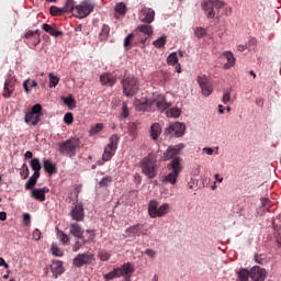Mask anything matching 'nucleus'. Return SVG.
<instances>
[{"label":"nucleus","instance_id":"obj_1","mask_svg":"<svg viewBox=\"0 0 281 281\" xmlns=\"http://www.w3.org/2000/svg\"><path fill=\"white\" fill-rule=\"evenodd\" d=\"M201 8L206 19H216L217 23L221 22V16H232V7L227 5L225 0H203Z\"/></svg>","mask_w":281,"mask_h":281},{"label":"nucleus","instance_id":"obj_2","mask_svg":"<svg viewBox=\"0 0 281 281\" xmlns=\"http://www.w3.org/2000/svg\"><path fill=\"white\" fill-rule=\"evenodd\" d=\"M60 155L65 157H76L78 149L80 148V139L72 137L58 144Z\"/></svg>","mask_w":281,"mask_h":281},{"label":"nucleus","instance_id":"obj_3","mask_svg":"<svg viewBox=\"0 0 281 281\" xmlns=\"http://www.w3.org/2000/svg\"><path fill=\"white\" fill-rule=\"evenodd\" d=\"M140 168L143 175H146L148 179H155L157 177L158 167H157V157L149 154L140 161Z\"/></svg>","mask_w":281,"mask_h":281},{"label":"nucleus","instance_id":"obj_4","mask_svg":"<svg viewBox=\"0 0 281 281\" xmlns=\"http://www.w3.org/2000/svg\"><path fill=\"white\" fill-rule=\"evenodd\" d=\"M120 144V136L117 134H113L109 138V144L105 146L102 160L98 161V166H104L105 161H111L117 151V145Z\"/></svg>","mask_w":281,"mask_h":281},{"label":"nucleus","instance_id":"obj_5","mask_svg":"<svg viewBox=\"0 0 281 281\" xmlns=\"http://www.w3.org/2000/svg\"><path fill=\"white\" fill-rule=\"evenodd\" d=\"M181 161V157H176L168 164L167 168L168 170H171V172L165 177L167 183H171V186L177 183V179H179V175H181V170H183Z\"/></svg>","mask_w":281,"mask_h":281},{"label":"nucleus","instance_id":"obj_6","mask_svg":"<svg viewBox=\"0 0 281 281\" xmlns=\"http://www.w3.org/2000/svg\"><path fill=\"white\" fill-rule=\"evenodd\" d=\"M123 95L133 98L139 92V80L135 77H126L122 80Z\"/></svg>","mask_w":281,"mask_h":281},{"label":"nucleus","instance_id":"obj_7","mask_svg":"<svg viewBox=\"0 0 281 281\" xmlns=\"http://www.w3.org/2000/svg\"><path fill=\"white\" fill-rule=\"evenodd\" d=\"M43 117V105L35 104L32 106L31 112L25 114L24 122L25 124H31V126H36Z\"/></svg>","mask_w":281,"mask_h":281},{"label":"nucleus","instance_id":"obj_8","mask_svg":"<svg viewBox=\"0 0 281 281\" xmlns=\"http://www.w3.org/2000/svg\"><path fill=\"white\" fill-rule=\"evenodd\" d=\"M157 201H150L148 206V214L150 218H161V216H166L170 211V204L165 203L158 207Z\"/></svg>","mask_w":281,"mask_h":281},{"label":"nucleus","instance_id":"obj_9","mask_svg":"<svg viewBox=\"0 0 281 281\" xmlns=\"http://www.w3.org/2000/svg\"><path fill=\"white\" fill-rule=\"evenodd\" d=\"M70 234L75 236V238H80L83 243V245H87V243H91L95 238V233L93 231L88 229L87 234H90L89 238L85 239V229H82V226L78 223L70 224Z\"/></svg>","mask_w":281,"mask_h":281},{"label":"nucleus","instance_id":"obj_10","mask_svg":"<svg viewBox=\"0 0 281 281\" xmlns=\"http://www.w3.org/2000/svg\"><path fill=\"white\" fill-rule=\"evenodd\" d=\"M95 4L91 1H83L75 7V15L77 19H87L91 12H93Z\"/></svg>","mask_w":281,"mask_h":281},{"label":"nucleus","instance_id":"obj_11","mask_svg":"<svg viewBox=\"0 0 281 281\" xmlns=\"http://www.w3.org/2000/svg\"><path fill=\"white\" fill-rule=\"evenodd\" d=\"M95 260V256L91 252H83V254H78L74 259H72V265L74 267H77L78 269L85 267V265H91Z\"/></svg>","mask_w":281,"mask_h":281},{"label":"nucleus","instance_id":"obj_12","mask_svg":"<svg viewBox=\"0 0 281 281\" xmlns=\"http://www.w3.org/2000/svg\"><path fill=\"white\" fill-rule=\"evenodd\" d=\"M151 106H156L157 111H160V113H164V111L172 106V103L166 100V95L157 94L151 98Z\"/></svg>","mask_w":281,"mask_h":281},{"label":"nucleus","instance_id":"obj_13","mask_svg":"<svg viewBox=\"0 0 281 281\" xmlns=\"http://www.w3.org/2000/svg\"><path fill=\"white\" fill-rule=\"evenodd\" d=\"M186 133V124L176 122L166 128L165 135H173L175 137H183Z\"/></svg>","mask_w":281,"mask_h":281},{"label":"nucleus","instance_id":"obj_14","mask_svg":"<svg viewBox=\"0 0 281 281\" xmlns=\"http://www.w3.org/2000/svg\"><path fill=\"white\" fill-rule=\"evenodd\" d=\"M72 205L74 206L70 210L72 221H77V223L85 221V206L82 205V202H77Z\"/></svg>","mask_w":281,"mask_h":281},{"label":"nucleus","instance_id":"obj_15","mask_svg":"<svg viewBox=\"0 0 281 281\" xmlns=\"http://www.w3.org/2000/svg\"><path fill=\"white\" fill-rule=\"evenodd\" d=\"M250 279L252 281H265L267 280V270L255 266L250 269Z\"/></svg>","mask_w":281,"mask_h":281},{"label":"nucleus","instance_id":"obj_16","mask_svg":"<svg viewBox=\"0 0 281 281\" xmlns=\"http://www.w3.org/2000/svg\"><path fill=\"white\" fill-rule=\"evenodd\" d=\"M134 106L136 111H150L153 109V99H135Z\"/></svg>","mask_w":281,"mask_h":281},{"label":"nucleus","instance_id":"obj_17","mask_svg":"<svg viewBox=\"0 0 281 281\" xmlns=\"http://www.w3.org/2000/svg\"><path fill=\"white\" fill-rule=\"evenodd\" d=\"M181 148H183V145L169 146L164 153V161H169V159L172 161V159H176L177 155L181 151Z\"/></svg>","mask_w":281,"mask_h":281},{"label":"nucleus","instance_id":"obj_18","mask_svg":"<svg viewBox=\"0 0 281 281\" xmlns=\"http://www.w3.org/2000/svg\"><path fill=\"white\" fill-rule=\"evenodd\" d=\"M116 271L119 273V278H131L133 273H135V268L132 266L131 262H127L123 263L121 268H116Z\"/></svg>","mask_w":281,"mask_h":281},{"label":"nucleus","instance_id":"obj_19","mask_svg":"<svg viewBox=\"0 0 281 281\" xmlns=\"http://www.w3.org/2000/svg\"><path fill=\"white\" fill-rule=\"evenodd\" d=\"M47 192H49V188L47 187L41 189L34 188L31 190V198L35 199V201H40V203H43V201L46 199L45 194H47Z\"/></svg>","mask_w":281,"mask_h":281},{"label":"nucleus","instance_id":"obj_20","mask_svg":"<svg viewBox=\"0 0 281 281\" xmlns=\"http://www.w3.org/2000/svg\"><path fill=\"white\" fill-rule=\"evenodd\" d=\"M140 21L143 23L150 24L153 23V21H155V10H153L151 8H143L140 10Z\"/></svg>","mask_w":281,"mask_h":281},{"label":"nucleus","instance_id":"obj_21","mask_svg":"<svg viewBox=\"0 0 281 281\" xmlns=\"http://www.w3.org/2000/svg\"><path fill=\"white\" fill-rule=\"evenodd\" d=\"M137 30L138 32H140V34L145 35V37L139 38V43L144 45V43L148 41V37L153 35V26H150L149 24H142V25H138Z\"/></svg>","mask_w":281,"mask_h":281},{"label":"nucleus","instance_id":"obj_22","mask_svg":"<svg viewBox=\"0 0 281 281\" xmlns=\"http://www.w3.org/2000/svg\"><path fill=\"white\" fill-rule=\"evenodd\" d=\"M198 85L200 86L203 95L207 97L212 94V86L207 83V78L198 77Z\"/></svg>","mask_w":281,"mask_h":281},{"label":"nucleus","instance_id":"obj_23","mask_svg":"<svg viewBox=\"0 0 281 281\" xmlns=\"http://www.w3.org/2000/svg\"><path fill=\"white\" fill-rule=\"evenodd\" d=\"M100 82L104 87H113L117 82V79L115 76L105 72L100 76Z\"/></svg>","mask_w":281,"mask_h":281},{"label":"nucleus","instance_id":"obj_24","mask_svg":"<svg viewBox=\"0 0 281 281\" xmlns=\"http://www.w3.org/2000/svg\"><path fill=\"white\" fill-rule=\"evenodd\" d=\"M50 271L54 278L63 276V273H65V268H63V261H53V263L50 265Z\"/></svg>","mask_w":281,"mask_h":281},{"label":"nucleus","instance_id":"obj_25","mask_svg":"<svg viewBox=\"0 0 281 281\" xmlns=\"http://www.w3.org/2000/svg\"><path fill=\"white\" fill-rule=\"evenodd\" d=\"M144 224H136L132 227H128L126 229V234H128V236H142L146 233H144Z\"/></svg>","mask_w":281,"mask_h":281},{"label":"nucleus","instance_id":"obj_26","mask_svg":"<svg viewBox=\"0 0 281 281\" xmlns=\"http://www.w3.org/2000/svg\"><path fill=\"white\" fill-rule=\"evenodd\" d=\"M12 93H14V81H12V79H7L2 95L3 98H11Z\"/></svg>","mask_w":281,"mask_h":281},{"label":"nucleus","instance_id":"obj_27","mask_svg":"<svg viewBox=\"0 0 281 281\" xmlns=\"http://www.w3.org/2000/svg\"><path fill=\"white\" fill-rule=\"evenodd\" d=\"M42 29L44 30V32H46L50 36H55L56 38H58V36H63V31H57L56 27H54L47 23H44L42 25Z\"/></svg>","mask_w":281,"mask_h":281},{"label":"nucleus","instance_id":"obj_28","mask_svg":"<svg viewBox=\"0 0 281 281\" xmlns=\"http://www.w3.org/2000/svg\"><path fill=\"white\" fill-rule=\"evenodd\" d=\"M76 2L74 0H67L65 5L61 8L64 14H74L76 13Z\"/></svg>","mask_w":281,"mask_h":281},{"label":"nucleus","instance_id":"obj_29","mask_svg":"<svg viewBox=\"0 0 281 281\" xmlns=\"http://www.w3.org/2000/svg\"><path fill=\"white\" fill-rule=\"evenodd\" d=\"M44 170L48 175H56V172H58V169L56 168V165L54 162H52V160H49V159L44 160Z\"/></svg>","mask_w":281,"mask_h":281},{"label":"nucleus","instance_id":"obj_30","mask_svg":"<svg viewBox=\"0 0 281 281\" xmlns=\"http://www.w3.org/2000/svg\"><path fill=\"white\" fill-rule=\"evenodd\" d=\"M224 56L227 59V63L224 65V69H232V67H234V65H236V58L234 57V53L225 52Z\"/></svg>","mask_w":281,"mask_h":281},{"label":"nucleus","instance_id":"obj_31","mask_svg":"<svg viewBox=\"0 0 281 281\" xmlns=\"http://www.w3.org/2000/svg\"><path fill=\"white\" fill-rule=\"evenodd\" d=\"M161 135V126L159 125V123H154L150 126V137L151 139L157 140L158 137Z\"/></svg>","mask_w":281,"mask_h":281},{"label":"nucleus","instance_id":"obj_32","mask_svg":"<svg viewBox=\"0 0 281 281\" xmlns=\"http://www.w3.org/2000/svg\"><path fill=\"white\" fill-rule=\"evenodd\" d=\"M40 177L41 176H37V173H33L24 184L25 190H34V186H36Z\"/></svg>","mask_w":281,"mask_h":281},{"label":"nucleus","instance_id":"obj_33","mask_svg":"<svg viewBox=\"0 0 281 281\" xmlns=\"http://www.w3.org/2000/svg\"><path fill=\"white\" fill-rule=\"evenodd\" d=\"M30 166L32 170L34 171L33 175H37L41 177V160L38 158H33L30 161Z\"/></svg>","mask_w":281,"mask_h":281},{"label":"nucleus","instance_id":"obj_34","mask_svg":"<svg viewBox=\"0 0 281 281\" xmlns=\"http://www.w3.org/2000/svg\"><path fill=\"white\" fill-rule=\"evenodd\" d=\"M34 87H38V82H36V80L26 79L23 81V89L25 93H30L31 89H34Z\"/></svg>","mask_w":281,"mask_h":281},{"label":"nucleus","instance_id":"obj_35","mask_svg":"<svg viewBox=\"0 0 281 281\" xmlns=\"http://www.w3.org/2000/svg\"><path fill=\"white\" fill-rule=\"evenodd\" d=\"M110 32H111V27L106 24H103L101 27V32L99 34L100 41H106L109 38Z\"/></svg>","mask_w":281,"mask_h":281},{"label":"nucleus","instance_id":"obj_36","mask_svg":"<svg viewBox=\"0 0 281 281\" xmlns=\"http://www.w3.org/2000/svg\"><path fill=\"white\" fill-rule=\"evenodd\" d=\"M237 276L239 281H249V278H251V272L250 270L241 269L238 271Z\"/></svg>","mask_w":281,"mask_h":281},{"label":"nucleus","instance_id":"obj_37","mask_svg":"<svg viewBox=\"0 0 281 281\" xmlns=\"http://www.w3.org/2000/svg\"><path fill=\"white\" fill-rule=\"evenodd\" d=\"M103 130H104V124L103 123H97V124L91 126V128L89 131V134L91 136L98 135V133H101V131H103Z\"/></svg>","mask_w":281,"mask_h":281},{"label":"nucleus","instance_id":"obj_38","mask_svg":"<svg viewBox=\"0 0 281 281\" xmlns=\"http://www.w3.org/2000/svg\"><path fill=\"white\" fill-rule=\"evenodd\" d=\"M167 117H179L181 115V110L179 108H171L166 112Z\"/></svg>","mask_w":281,"mask_h":281},{"label":"nucleus","instance_id":"obj_39","mask_svg":"<svg viewBox=\"0 0 281 281\" xmlns=\"http://www.w3.org/2000/svg\"><path fill=\"white\" fill-rule=\"evenodd\" d=\"M114 10L116 14H121L122 16H124V14H126V4L124 2H119L116 3Z\"/></svg>","mask_w":281,"mask_h":281},{"label":"nucleus","instance_id":"obj_40","mask_svg":"<svg viewBox=\"0 0 281 281\" xmlns=\"http://www.w3.org/2000/svg\"><path fill=\"white\" fill-rule=\"evenodd\" d=\"M112 182H113V178H111V176H108L100 180L99 187L100 188H109V186H111Z\"/></svg>","mask_w":281,"mask_h":281},{"label":"nucleus","instance_id":"obj_41","mask_svg":"<svg viewBox=\"0 0 281 281\" xmlns=\"http://www.w3.org/2000/svg\"><path fill=\"white\" fill-rule=\"evenodd\" d=\"M50 14H52V16H63V14H65V11L63 8L53 5V7H50Z\"/></svg>","mask_w":281,"mask_h":281},{"label":"nucleus","instance_id":"obj_42","mask_svg":"<svg viewBox=\"0 0 281 281\" xmlns=\"http://www.w3.org/2000/svg\"><path fill=\"white\" fill-rule=\"evenodd\" d=\"M48 78H49V87L50 88L58 87V83L60 82V78H58L54 74H49Z\"/></svg>","mask_w":281,"mask_h":281},{"label":"nucleus","instance_id":"obj_43","mask_svg":"<svg viewBox=\"0 0 281 281\" xmlns=\"http://www.w3.org/2000/svg\"><path fill=\"white\" fill-rule=\"evenodd\" d=\"M20 176L22 179H27V177H30V168L27 167L26 164L22 165L20 169Z\"/></svg>","mask_w":281,"mask_h":281},{"label":"nucleus","instance_id":"obj_44","mask_svg":"<svg viewBox=\"0 0 281 281\" xmlns=\"http://www.w3.org/2000/svg\"><path fill=\"white\" fill-rule=\"evenodd\" d=\"M167 63L168 65H177V63H179V57L177 56V53H171L167 57Z\"/></svg>","mask_w":281,"mask_h":281},{"label":"nucleus","instance_id":"obj_45","mask_svg":"<svg viewBox=\"0 0 281 281\" xmlns=\"http://www.w3.org/2000/svg\"><path fill=\"white\" fill-rule=\"evenodd\" d=\"M194 34L196 38H203V36H206L207 31L204 27H195L194 29Z\"/></svg>","mask_w":281,"mask_h":281},{"label":"nucleus","instance_id":"obj_46","mask_svg":"<svg viewBox=\"0 0 281 281\" xmlns=\"http://www.w3.org/2000/svg\"><path fill=\"white\" fill-rule=\"evenodd\" d=\"M115 278H120V274L117 272V268H115L113 271L104 274V280H115Z\"/></svg>","mask_w":281,"mask_h":281},{"label":"nucleus","instance_id":"obj_47","mask_svg":"<svg viewBox=\"0 0 281 281\" xmlns=\"http://www.w3.org/2000/svg\"><path fill=\"white\" fill-rule=\"evenodd\" d=\"M57 236H58L60 243H63V245L69 244V236H67V234H65L63 231H59L57 233Z\"/></svg>","mask_w":281,"mask_h":281},{"label":"nucleus","instance_id":"obj_48","mask_svg":"<svg viewBox=\"0 0 281 281\" xmlns=\"http://www.w3.org/2000/svg\"><path fill=\"white\" fill-rule=\"evenodd\" d=\"M50 250H52L53 256H57L58 258H63V252L60 251V248L58 247V244H53Z\"/></svg>","mask_w":281,"mask_h":281},{"label":"nucleus","instance_id":"obj_49","mask_svg":"<svg viewBox=\"0 0 281 281\" xmlns=\"http://www.w3.org/2000/svg\"><path fill=\"white\" fill-rule=\"evenodd\" d=\"M41 34L40 30L36 31H27L24 35V37L26 38V41H32V38H34V36Z\"/></svg>","mask_w":281,"mask_h":281},{"label":"nucleus","instance_id":"obj_50","mask_svg":"<svg viewBox=\"0 0 281 281\" xmlns=\"http://www.w3.org/2000/svg\"><path fill=\"white\" fill-rule=\"evenodd\" d=\"M134 37H135V34L133 33L128 34L124 40V47H133L131 43H133Z\"/></svg>","mask_w":281,"mask_h":281},{"label":"nucleus","instance_id":"obj_51","mask_svg":"<svg viewBox=\"0 0 281 281\" xmlns=\"http://www.w3.org/2000/svg\"><path fill=\"white\" fill-rule=\"evenodd\" d=\"M65 124H74V114L71 112H68L64 116Z\"/></svg>","mask_w":281,"mask_h":281},{"label":"nucleus","instance_id":"obj_52","mask_svg":"<svg viewBox=\"0 0 281 281\" xmlns=\"http://www.w3.org/2000/svg\"><path fill=\"white\" fill-rule=\"evenodd\" d=\"M154 45H155V47H157L158 49L161 48V47H164V45H166V37H160V38L156 40V41L154 42Z\"/></svg>","mask_w":281,"mask_h":281},{"label":"nucleus","instance_id":"obj_53","mask_svg":"<svg viewBox=\"0 0 281 281\" xmlns=\"http://www.w3.org/2000/svg\"><path fill=\"white\" fill-rule=\"evenodd\" d=\"M130 113H131V112H130V110H128V105L126 104V102H124L123 105H122L121 115H122L123 117H128Z\"/></svg>","mask_w":281,"mask_h":281},{"label":"nucleus","instance_id":"obj_54","mask_svg":"<svg viewBox=\"0 0 281 281\" xmlns=\"http://www.w3.org/2000/svg\"><path fill=\"white\" fill-rule=\"evenodd\" d=\"M32 42H29L31 43V45H33V47H36V45H40L41 44V33L35 35L34 38H31Z\"/></svg>","mask_w":281,"mask_h":281},{"label":"nucleus","instance_id":"obj_55","mask_svg":"<svg viewBox=\"0 0 281 281\" xmlns=\"http://www.w3.org/2000/svg\"><path fill=\"white\" fill-rule=\"evenodd\" d=\"M99 258L103 262H106V260H111V254H109V252H100L99 254Z\"/></svg>","mask_w":281,"mask_h":281},{"label":"nucleus","instance_id":"obj_56","mask_svg":"<svg viewBox=\"0 0 281 281\" xmlns=\"http://www.w3.org/2000/svg\"><path fill=\"white\" fill-rule=\"evenodd\" d=\"M232 100V94L229 92H224V95H223V99H222V102L224 104H227L229 101Z\"/></svg>","mask_w":281,"mask_h":281},{"label":"nucleus","instance_id":"obj_57","mask_svg":"<svg viewBox=\"0 0 281 281\" xmlns=\"http://www.w3.org/2000/svg\"><path fill=\"white\" fill-rule=\"evenodd\" d=\"M80 249H82V244L80 241H76L74 245H72V251H80Z\"/></svg>","mask_w":281,"mask_h":281},{"label":"nucleus","instance_id":"obj_58","mask_svg":"<svg viewBox=\"0 0 281 281\" xmlns=\"http://www.w3.org/2000/svg\"><path fill=\"white\" fill-rule=\"evenodd\" d=\"M64 102L65 104H67V106H71L76 102V100H74V98L71 97H67L66 99H64Z\"/></svg>","mask_w":281,"mask_h":281},{"label":"nucleus","instance_id":"obj_59","mask_svg":"<svg viewBox=\"0 0 281 281\" xmlns=\"http://www.w3.org/2000/svg\"><path fill=\"white\" fill-rule=\"evenodd\" d=\"M255 261L258 265H265V259H262V255H255Z\"/></svg>","mask_w":281,"mask_h":281},{"label":"nucleus","instance_id":"obj_60","mask_svg":"<svg viewBox=\"0 0 281 281\" xmlns=\"http://www.w3.org/2000/svg\"><path fill=\"white\" fill-rule=\"evenodd\" d=\"M41 238V229L36 228L33 232V240H38Z\"/></svg>","mask_w":281,"mask_h":281},{"label":"nucleus","instance_id":"obj_61","mask_svg":"<svg viewBox=\"0 0 281 281\" xmlns=\"http://www.w3.org/2000/svg\"><path fill=\"white\" fill-rule=\"evenodd\" d=\"M145 254L149 256V258H155V256H157V252H155V250L148 248L145 250Z\"/></svg>","mask_w":281,"mask_h":281},{"label":"nucleus","instance_id":"obj_62","mask_svg":"<svg viewBox=\"0 0 281 281\" xmlns=\"http://www.w3.org/2000/svg\"><path fill=\"white\" fill-rule=\"evenodd\" d=\"M0 267H4V269H10V265L5 262V259L0 257Z\"/></svg>","mask_w":281,"mask_h":281},{"label":"nucleus","instance_id":"obj_63","mask_svg":"<svg viewBox=\"0 0 281 281\" xmlns=\"http://www.w3.org/2000/svg\"><path fill=\"white\" fill-rule=\"evenodd\" d=\"M203 153H206V155H214V149L212 147H204Z\"/></svg>","mask_w":281,"mask_h":281},{"label":"nucleus","instance_id":"obj_64","mask_svg":"<svg viewBox=\"0 0 281 281\" xmlns=\"http://www.w3.org/2000/svg\"><path fill=\"white\" fill-rule=\"evenodd\" d=\"M23 221H24V223H25L26 225L30 223L31 217H30L29 213H24V214H23Z\"/></svg>","mask_w":281,"mask_h":281}]
</instances>
